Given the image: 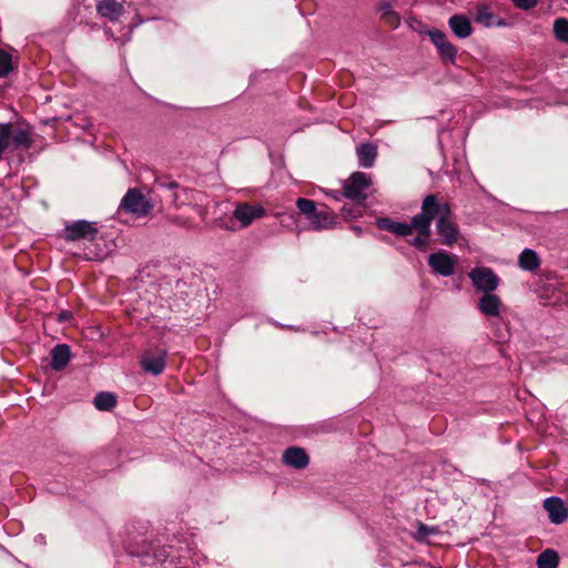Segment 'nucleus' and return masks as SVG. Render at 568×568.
Wrapping results in <instances>:
<instances>
[{
  "mask_svg": "<svg viewBox=\"0 0 568 568\" xmlns=\"http://www.w3.org/2000/svg\"><path fill=\"white\" fill-rule=\"evenodd\" d=\"M70 358V347L67 344H58L51 349L50 365L54 371H61L68 365Z\"/></svg>",
  "mask_w": 568,
  "mask_h": 568,
  "instance_id": "nucleus-17",
  "label": "nucleus"
},
{
  "mask_svg": "<svg viewBox=\"0 0 568 568\" xmlns=\"http://www.w3.org/2000/svg\"><path fill=\"white\" fill-rule=\"evenodd\" d=\"M282 460L285 465L296 469H303L310 463V458L305 449L295 446L290 447L284 452Z\"/></svg>",
  "mask_w": 568,
  "mask_h": 568,
  "instance_id": "nucleus-14",
  "label": "nucleus"
},
{
  "mask_svg": "<svg viewBox=\"0 0 568 568\" xmlns=\"http://www.w3.org/2000/svg\"><path fill=\"white\" fill-rule=\"evenodd\" d=\"M176 200H178V195H176V194H173V195H172V202H173L175 205H178V204H176Z\"/></svg>",
  "mask_w": 568,
  "mask_h": 568,
  "instance_id": "nucleus-35",
  "label": "nucleus"
},
{
  "mask_svg": "<svg viewBox=\"0 0 568 568\" xmlns=\"http://www.w3.org/2000/svg\"><path fill=\"white\" fill-rule=\"evenodd\" d=\"M430 203L432 200L423 201L420 213L413 217V225L414 230L417 231V236L410 241V244L419 251H426L429 243L432 216H426V214L429 211Z\"/></svg>",
  "mask_w": 568,
  "mask_h": 568,
  "instance_id": "nucleus-3",
  "label": "nucleus"
},
{
  "mask_svg": "<svg viewBox=\"0 0 568 568\" xmlns=\"http://www.w3.org/2000/svg\"><path fill=\"white\" fill-rule=\"evenodd\" d=\"M156 184L161 187L169 189V190L178 187V183L175 181H164V180L158 179Z\"/></svg>",
  "mask_w": 568,
  "mask_h": 568,
  "instance_id": "nucleus-33",
  "label": "nucleus"
},
{
  "mask_svg": "<svg viewBox=\"0 0 568 568\" xmlns=\"http://www.w3.org/2000/svg\"><path fill=\"white\" fill-rule=\"evenodd\" d=\"M332 196H333V197H335V199H338V197H337V192H333V193H332Z\"/></svg>",
  "mask_w": 568,
  "mask_h": 568,
  "instance_id": "nucleus-36",
  "label": "nucleus"
},
{
  "mask_svg": "<svg viewBox=\"0 0 568 568\" xmlns=\"http://www.w3.org/2000/svg\"><path fill=\"white\" fill-rule=\"evenodd\" d=\"M11 136V125L0 124V159L3 152L8 149Z\"/></svg>",
  "mask_w": 568,
  "mask_h": 568,
  "instance_id": "nucleus-30",
  "label": "nucleus"
},
{
  "mask_svg": "<svg viewBox=\"0 0 568 568\" xmlns=\"http://www.w3.org/2000/svg\"><path fill=\"white\" fill-rule=\"evenodd\" d=\"M518 265L524 271L532 272L540 266V258L535 251L525 248L518 256Z\"/></svg>",
  "mask_w": 568,
  "mask_h": 568,
  "instance_id": "nucleus-21",
  "label": "nucleus"
},
{
  "mask_svg": "<svg viewBox=\"0 0 568 568\" xmlns=\"http://www.w3.org/2000/svg\"><path fill=\"white\" fill-rule=\"evenodd\" d=\"M428 37L438 50L442 60L446 63H455L457 49L440 30H430Z\"/></svg>",
  "mask_w": 568,
  "mask_h": 568,
  "instance_id": "nucleus-10",
  "label": "nucleus"
},
{
  "mask_svg": "<svg viewBox=\"0 0 568 568\" xmlns=\"http://www.w3.org/2000/svg\"><path fill=\"white\" fill-rule=\"evenodd\" d=\"M432 200L429 211L426 216H432V222L436 219V232L442 244L453 246L458 242L460 232L458 225L452 220V211L448 203H439L434 194L427 195L424 201Z\"/></svg>",
  "mask_w": 568,
  "mask_h": 568,
  "instance_id": "nucleus-1",
  "label": "nucleus"
},
{
  "mask_svg": "<svg viewBox=\"0 0 568 568\" xmlns=\"http://www.w3.org/2000/svg\"><path fill=\"white\" fill-rule=\"evenodd\" d=\"M166 357L168 353L164 348H150L142 354L140 364L145 373L158 376L166 367Z\"/></svg>",
  "mask_w": 568,
  "mask_h": 568,
  "instance_id": "nucleus-7",
  "label": "nucleus"
},
{
  "mask_svg": "<svg viewBox=\"0 0 568 568\" xmlns=\"http://www.w3.org/2000/svg\"><path fill=\"white\" fill-rule=\"evenodd\" d=\"M438 532V529L436 527H429L423 523H418L417 525V531H416V535H417V538L418 539H426L428 536L430 535H435Z\"/></svg>",
  "mask_w": 568,
  "mask_h": 568,
  "instance_id": "nucleus-31",
  "label": "nucleus"
},
{
  "mask_svg": "<svg viewBox=\"0 0 568 568\" xmlns=\"http://www.w3.org/2000/svg\"><path fill=\"white\" fill-rule=\"evenodd\" d=\"M369 185L371 178L367 174L355 172L344 182L343 195L351 200H365Z\"/></svg>",
  "mask_w": 568,
  "mask_h": 568,
  "instance_id": "nucleus-8",
  "label": "nucleus"
},
{
  "mask_svg": "<svg viewBox=\"0 0 568 568\" xmlns=\"http://www.w3.org/2000/svg\"><path fill=\"white\" fill-rule=\"evenodd\" d=\"M120 207L139 217L145 216L152 210V204L138 189H130L123 196Z\"/></svg>",
  "mask_w": 568,
  "mask_h": 568,
  "instance_id": "nucleus-5",
  "label": "nucleus"
},
{
  "mask_svg": "<svg viewBox=\"0 0 568 568\" xmlns=\"http://www.w3.org/2000/svg\"><path fill=\"white\" fill-rule=\"evenodd\" d=\"M376 225L381 230L388 231L397 236H407L413 233V230L415 229L413 225V222L410 224L408 223H402L396 222L387 217L377 219Z\"/></svg>",
  "mask_w": 568,
  "mask_h": 568,
  "instance_id": "nucleus-15",
  "label": "nucleus"
},
{
  "mask_svg": "<svg viewBox=\"0 0 568 568\" xmlns=\"http://www.w3.org/2000/svg\"><path fill=\"white\" fill-rule=\"evenodd\" d=\"M468 277L471 281L476 291L485 293H493L497 290L500 283L498 275L489 267L477 266L469 273Z\"/></svg>",
  "mask_w": 568,
  "mask_h": 568,
  "instance_id": "nucleus-4",
  "label": "nucleus"
},
{
  "mask_svg": "<svg viewBox=\"0 0 568 568\" xmlns=\"http://www.w3.org/2000/svg\"><path fill=\"white\" fill-rule=\"evenodd\" d=\"M296 206L300 212L306 216L307 220H310L317 210L314 201L303 197L297 199Z\"/></svg>",
  "mask_w": 568,
  "mask_h": 568,
  "instance_id": "nucleus-28",
  "label": "nucleus"
},
{
  "mask_svg": "<svg viewBox=\"0 0 568 568\" xmlns=\"http://www.w3.org/2000/svg\"><path fill=\"white\" fill-rule=\"evenodd\" d=\"M544 509L548 513L550 523L560 525L568 519V508L559 497L551 496L544 500Z\"/></svg>",
  "mask_w": 568,
  "mask_h": 568,
  "instance_id": "nucleus-11",
  "label": "nucleus"
},
{
  "mask_svg": "<svg viewBox=\"0 0 568 568\" xmlns=\"http://www.w3.org/2000/svg\"><path fill=\"white\" fill-rule=\"evenodd\" d=\"M12 71V57L0 50V78H6Z\"/></svg>",
  "mask_w": 568,
  "mask_h": 568,
  "instance_id": "nucleus-29",
  "label": "nucleus"
},
{
  "mask_svg": "<svg viewBox=\"0 0 568 568\" xmlns=\"http://www.w3.org/2000/svg\"><path fill=\"white\" fill-rule=\"evenodd\" d=\"M457 263V256L444 250L432 253L428 256V265L430 270L433 273L440 276H452L455 273Z\"/></svg>",
  "mask_w": 568,
  "mask_h": 568,
  "instance_id": "nucleus-6",
  "label": "nucleus"
},
{
  "mask_svg": "<svg viewBox=\"0 0 568 568\" xmlns=\"http://www.w3.org/2000/svg\"><path fill=\"white\" fill-rule=\"evenodd\" d=\"M172 222H173V223H175V224H178V225L185 226V222H184V220H183V219H181V217H174V219H172Z\"/></svg>",
  "mask_w": 568,
  "mask_h": 568,
  "instance_id": "nucleus-34",
  "label": "nucleus"
},
{
  "mask_svg": "<svg viewBox=\"0 0 568 568\" xmlns=\"http://www.w3.org/2000/svg\"><path fill=\"white\" fill-rule=\"evenodd\" d=\"M558 561L557 552L552 549H547L538 556L537 566L538 568H557Z\"/></svg>",
  "mask_w": 568,
  "mask_h": 568,
  "instance_id": "nucleus-24",
  "label": "nucleus"
},
{
  "mask_svg": "<svg viewBox=\"0 0 568 568\" xmlns=\"http://www.w3.org/2000/svg\"><path fill=\"white\" fill-rule=\"evenodd\" d=\"M265 214L266 211L262 205L242 202L236 204L233 211V219L239 223V225L232 222L221 224V227L230 232H236L240 229L248 227L254 220L261 219L265 216Z\"/></svg>",
  "mask_w": 568,
  "mask_h": 568,
  "instance_id": "nucleus-2",
  "label": "nucleus"
},
{
  "mask_svg": "<svg viewBox=\"0 0 568 568\" xmlns=\"http://www.w3.org/2000/svg\"><path fill=\"white\" fill-rule=\"evenodd\" d=\"M93 404L99 410H110L116 404V397L109 392H101L95 395Z\"/></svg>",
  "mask_w": 568,
  "mask_h": 568,
  "instance_id": "nucleus-23",
  "label": "nucleus"
},
{
  "mask_svg": "<svg viewBox=\"0 0 568 568\" xmlns=\"http://www.w3.org/2000/svg\"><path fill=\"white\" fill-rule=\"evenodd\" d=\"M98 234V229L93 223L85 220H79L69 222L65 225V240L67 241H79L89 240L92 241Z\"/></svg>",
  "mask_w": 568,
  "mask_h": 568,
  "instance_id": "nucleus-9",
  "label": "nucleus"
},
{
  "mask_svg": "<svg viewBox=\"0 0 568 568\" xmlns=\"http://www.w3.org/2000/svg\"><path fill=\"white\" fill-rule=\"evenodd\" d=\"M475 20L485 27H490L494 24L495 16L489 11L487 7L478 6L476 8Z\"/></svg>",
  "mask_w": 568,
  "mask_h": 568,
  "instance_id": "nucleus-27",
  "label": "nucleus"
},
{
  "mask_svg": "<svg viewBox=\"0 0 568 568\" xmlns=\"http://www.w3.org/2000/svg\"><path fill=\"white\" fill-rule=\"evenodd\" d=\"M503 302L500 297L493 293H485L477 302V307L481 314L489 317H498Z\"/></svg>",
  "mask_w": 568,
  "mask_h": 568,
  "instance_id": "nucleus-12",
  "label": "nucleus"
},
{
  "mask_svg": "<svg viewBox=\"0 0 568 568\" xmlns=\"http://www.w3.org/2000/svg\"><path fill=\"white\" fill-rule=\"evenodd\" d=\"M448 24L453 33L459 39L468 38L473 32L470 20L464 14L452 16Z\"/></svg>",
  "mask_w": 568,
  "mask_h": 568,
  "instance_id": "nucleus-16",
  "label": "nucleus"
},
{
  "mask_svg": "<svg viewBox=\"0 0 568 568\" xmlns=\"http://www.w3.org/2000/svg\"><path fill=\"white\" fill-rule=\"evenodd\" d=\"M538 297L544 305H557L562 302L561 297L557 295V284L547 283L538 290Z\"/></svg>",
  "mask_w": 568,
  "mask_h": 568,
  "instance_id": "nucleus-22",
  "label": "nucleus"
},
{
  "mask_svg": "<svg viewBox=\"0 0 568 568\" xmlns=\"http://www.w3.org/2000/svg\"><path fill=\"white\" fill-rule=\"evenodd\" d=\"M97 11L101 17L108 18L111 21H118L124 13L123 1L99 0L97 3Z\"/></svg>",
  "mask_w": 568,
  "mask_h": 568,
  "instance_id": "nucleus-13",
  "label": "nucleus"
},
{
  "mask_svg": "<svg viewBox=\"0 0 568 568\" xmlns=\"http://www.w3.org/2000/svg\"><path fill=\"white\" fill-rule=\"evenodd\" d=\"M358 163L363 168H372L377 156V149L372 143H361L356 149Z\"/></svg>",
  "mask_w": 568,
  "mask_h": 568,
  "instance_id": "nucleus-19",
  "label": "nucleus"
},
{
  "mask_svg": "<svg viewBox=\"0 0 568 568\" xmlns=\"http://www.w3.org/2000/svg\"><path fill=\"white\" fill-rule=\"evenodd\" d=\"M12 143L16 149H28L32 141L28 131L19 129L12 134Z\"/></svg>",
  "mask_w": 568,
  "mask_h": 568,
  "instance_id": "nucleus-26",
  "label": "nucleus"
},
{
  "mask_svg": "<svg viewBox=\"0 0 568 568\" xmlns=\"http://www.w3.org/2000/svg\"><path fill=\"white\" fill-rule=\"evenodd\" d=\"M554 34L558 41L568 43V19L558 18L555 20Z\"/></svg>",
  "mask_w": 568,
  "mask_h": 568,
  "instance_id": "nucleus-25",
  "label": "nucleus"
},
{
  "mask_svg": "<svg viewBox=\"0 0 568 568\" xmlns=\"http://www.w3.org/2000/svg\"><path fill=\"white\" fill-rule=\"evenodd\" d=\"M514 4L521 10H529L536 7L538 0H511Z\"/></svg>",
  "mask_w": 568,
  "mask_h": 568,
  "instance_id": "nucleus-32",
  "label": "nucleus"
},
{
  "mask_svg": "<svg viewBox=\"0 0 568 568\" xmlns=\"http://www.w3.org/2000/svg\"><path fill=\"white\" fill-rule=\"evenodd\" d=\"M311 227L316 231L331 229L335 225V216L328 210H316L315 214L308 220Z\"/></svg>",
  "mask_w": 568,
  "mask_h": 568,
  "instance_id": "nucleus-18",
  "label": "nucleus"
},
{
  "mask_svg": "<svg viewBox=\"0 0 568 568\" xmlns=\"http://www.w3.org/2000/svg\"><path fill=\"white\" fill-rule=\"evenodd\" d=\"M376 10L379 13L381 19L388 26L392 28H397L399 26V16L396 11L393 10L390 2L386 0H379L376 4Z\"/></svg>",
  "mask_w": 568,
  "mask_h": 568,
  "instance_id": "nucleus-20",
  "label": "nucleus"
}]
</instances>
